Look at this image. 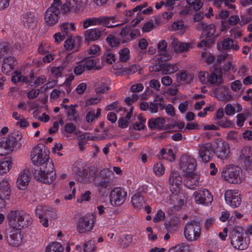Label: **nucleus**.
Here are the masks:
<instances>
[{"label": "nucleus", "mask_w": 252, "mask_h": 252, "mask_svg": "<svg viewBox=\"0 0 252 252\" xmlns=\"http://www.w3.org/2000/svg\"><path fill=\"white\" fill-rule=\"evenodd\" d=\"M138 119L139 122H136L135 124H134L133 128L135 130H140L144 128L146 119L140 117H138Z\"/></svg>", "instance_id": "obj_60"}, {"label": "nucleus", "mask_w": 252, "mask_h": 252, "mask_svg": "<svg viewBox=\"0 0 252 252\" xmlns=\"http://www.w3.org/2000/svg\"><path fill=\"white\" fill-rule=\"evenodd\" d=\"M62 2L60 0H54L50 7L45 12L44 21L46 25L52 27L56 24L60 17Z\"/></svg>", "instance_id": "obj_2"}, {"label": "nucleus", "mask_w": 252, "mask_h": 252, "mask_svg": "<svg viewBox=\"0 0 252 252\" xmlns=\"http://www.w3.org/2000/svg\"><path fill=\"white\" fill-rule=\"evenodd\" d=\"M21 212L18 211H11L7 215V219L9 225L14 230L21 229Z\"/></svg>", "instance_id": "obj_17"}, {"label": "nucleus", "mask_w": 252, "mask_h": 252, "mask_svg": "<svg viewBox=\"0 0 252 252\" xmlns=\"http://www.w3.org/2000/svg\"><path fill=\"white\" fill-rule=\"evenodd\" d=\"M165 123L164 118L158 117L157 118L151 119L149 120V126L151 128L161 129Z\"/></svg>", "instance_id": "obj_28"}, {"label": "nucleus", "mask_w": 252, "mask_h": 252, "mask_svg": "<svg viewBox=\"0 0 252 252\" xmlns=\"http://www.w3.org/2000/svg\"><path fill=\"white\" fill-rule=\"evenodd\" d=\"M231 243L234 248L239 250L246 249L249 244L247 235L242 228L233 229L230 234Z\"/></svg>", "instance_id": "obj_3"}, {"label": "nucleus", "mask_w": 252, "mask_h": 252, "mask_svg": "<svg viewBox=\"0 0 252 252\" xmlns=\"http://www.w3.org/2000/svg\"><path fill=\"white\" fill-rule=\"evenodd\" d=\"M36 215L43 214L44 217L53 218L54 216L55 211L53 208L43 206H38L35 210Z\"/></svg>", "instance_id": "obj_25"}, {"label": "nucleus", "mask_w": 252, "mask_h": 252, "mask_svg": "<svg viewBox=\"0 0 252 252\" xmlns=\"http://www.w3.org/2000/svg\"><path fill=\"white\" fill-rule=\"evenodd\" d=\"M213 153L219 158L226 159L230 156L229 145L224 141L217 140L213 145Z\"/></svg>", "instance_id": "obj_5"}, {"label": "nucleus", "mask_w": 252, "mask_h": 252, "mask_svg": "<svg viewBox=\"0 0 252 252\" xmlns=\"http://www.w3.org/2000/svg\"><path fill=\"white\" fill-rule=\"evenodd\" d=\"M241 169L237 166L228 167L222 173V176L225 180L232 184H238L242 182L240 176Z\"/></svg>", "instance_id": "obj_7"}, {"label": "nucleus", "mask_w": 252, "mask_h": 252, "mask_svg": "<svg viewBox=\"0 0 252 252\" xmlns=\"http://www.w3.org/2000/svg\"><path fill=\"white\" fill-rule=\"evenodd\" d=\"M94 216L93 214L80 217L77 225V231L80 233L89 231L93 228Z\"/></svg>", "instance_id": "obj_9"}, {"label": "nucleus", "mask_w": 252, "mask_h": 252, "mask_svg": "<svg viewBox=\"0 0 252 252\" xmlns=\"http://www.w3.org/2000/svg\"><path fill=\"white\" fill-rule=\"evenodd\" d=\"M160 156L162 158L167 159L170 161L175 160V155L172 149L162 148L160 151Z\"/></svg>", "instance_id": "obj_31"}, {"label": "nucleus", "mask_w": 252, "mask_h": 252, "mask_svg": "<svg viewBox=\"0 0 252 252\" xmlns=\"http://www.w3.org/2000/svg\"><path fill=\"white\" fill-rule=\"evenodd\" d=\"M187 245L185 243L178 244L169 249V252H183Z\"/></svg>", "instance_id": "obj_55"}, {"label": "nucleus", "mask_w": 252, "mask_h": 252, "mask_svg": "<svg viewBox=\"0 0 252 252\" xmlns=\"http://www.w3.org/2000/svg\"><path fill=\"white\" fill-rule=\"evenodd\" d=\"M131 202L133 207L137 209L142 208L145 204L144 197L139 192L135 193L132 196Z\"/></svg>", "instance_id": "obj_26"}, {"label": "nucleus", "mask_w": 252, "mask_h": 252, "mask_svg": "<svg viewBox=\"0 0 252 252\" xmlns=\"http://www.w3.org/2000/svg\"><path fill=\"white\" fill-rule=\"evenodd\" d=\"M111 185L112 182L110 180V178L108 177H106L99 182L95 183V187H97L98 190L99 191L103 189L111 186Z\"/></svg>", "instance_id": "obj_36"}, {"label": "nucleus", "mask_w": 252, "mask_h": 252, "mask_svg": "<svg viewBox=\"0 0 252 252\" xmlns=\"http://www.w3.org/2000/svg\"><path fill=\"white\" fill-rule=\"evenodd\" d=\"M49 46L47 42H42L38 48V52L41 55L48 53Z\"/></svg>", "instance_id": "obj_56"}, {"label": "nucleus", "mask_w": 252, "mask_h": 252, "mask_svg": "<svg viewBox=\"0 0 252 252\" xmlns=\"http://www.w3.org/2000/svg\"><path fill=\"white\" fill-rule=\"evenodd\" d=\"M11 52V49L7 42L0 43V58Z\"/></svg>", "instance_id": "obj_46"}, {"label": "nucleus", "mask_w": 252, "mask_h": 252, "mask_svg": "<svg viewBox=\"0 0 252 252\" xmlns=\"http://www.w3.org/2000/svg\"><path fill=\"white\" fill-rule=\"evenodd\" d=\"M81 42V40L79 37H70L64 42V47L68 51H77Z\"/></svg>", "instance_id": "obj_21"}, {"label": "nucleus", "mask_w": 252, "mask_h": 252, "mask_svg": "<svg viewBox=\"0 0 252 252\" xmlns=\"http://www.w3.org/2000/svg\"><path fill=\"white\" fill-rule=\"evenodd\" d=\"M184 176L186 177L185 186L188 188L194 189L199 185V176L195 172Z\"/></svg>", "instance_id": "obj_18"}, {"label": "nucleus", "mask_w": 252, "mask_h": 252, "mask_svg": "<svg viewBox=\"0 0 252 252\" xmlns=\"http://www.w3.org/2000/svg\"><path fill=\"white\" fill-rule=\"evenodd\" d=\"M15 62V59L13 57H8L5 58L2 66L3 71L6 73L9 72L14 68Z\"/></svg>", "instance_id": "obj_27"}, {"label": "nucleus", "mask_w": 252, "mask_h": 252, "mask_svg": "<svg viewBox=\"0 0 252 252\" xmlns=\"http://www.w3.org/2000/svg\"><path fill=\"white\" fill-rule=\"evenodd\" d=\"M62 34L66 36L71 32L76 30L74 24L73 23H63L60 24Z\"/></svg>", "instance_id": "obj_29"}, {"label": "nucleus", "mask_w": 252, "mask_h": 252, "mask_svg": "<svg viewBox=\"0 0 252 252\" xmlns=\"http://www.w3.org/2000/svg\"><path fill=\"white\" fill-rule=\"evenodd\" d=\"M96 249V247L94 244V242L91 240L83 244V248L81 249V252H90L94 251Z\"/></svg>", "instance_id": "obj_45"}, {"label": "nucleus", "mask_w": 252, "mask_h": 252, "mask_svg": "<svg viewBox=\"0 0 252 252\" xmlns=\"http://www.w3.org/2000/svg\"><path fill=\"white\" fill-rule=\"evenodd\" d=\"M21 21L24 27L32 28L35 26L37 20L33 13L26 12L22 15Z\"/></svg>", "instance_id": "obj_22"}, {"label": "nucleus", "mask_w": 252, "mask_h": 252, "mask_svg": "<svg viewBox=\"0 0 252 252\" xmlns=\"http://www.w3.org/2000/svg\"><path fill=\"white\" fill-rule=\"evenodd\" d=\"M226 203L232 208L238 207L241 204L240 193L237 189H228L224 193Z\"/></svg>", "instance_id": "obj_12"}, {"label": "nucleus", "mask_w": 252, "mask_h": 252, "mask_svg": "<svg viewBox=\"0 0 252 252\" xmlns=\"http://www.w3.org/2000/svg\"><path fill=\"white\" fill-rule=\"evenodd\" d=\"M66 113L68 117H69L70 120H75L76 117L75 115L76 113V110L74 106L72 105L70 106L69 108Z\"/></svg>", "instance_id": "obj_64"}, {"label": "nucleus", "mask_w": 252, "mask_h": 252, "mask_svg": "<svg viewBox=\"0 0 252 252\" xmlns=\"http://www.w3.org/2000/svg\"><path fill=\"white\" fill-rule=\"evenodd\" d=\"M94 26H99L98 17L89 18L83 23V27L84 29Z\"/></svg>", "instance_id": "obj_43"}, {"label": "nucleus", "mask_w": 252, "mask_h": 252, "mask_svg": "<svg viewBox=\"0 0 252 252\" xmlns=\"http://www.w3.org/2000/svg\"><path fill=\"white\" fill-rule=\"evenodd\" d=\"M101 109L99 108L96 110V113L95 114L94 110L89 111L86 117V121L88 123L92 122L95 119L99 117L101 115Z\"/></svg>", "instance_id": "obj_38"}, {"label": "nucleus", "mask_w": 252, "mask_h": 252, "mask_svg": "<svg viewBox=\"0 0 252 252\" xmlns=\"http://www.w3.org/2000/svg\"><path fill=\"white\" fill-rule=\"evenodd\" d=\"M222 83L221 77L219 76L216 72H212L208 75L207 84H219Z\"/></svg>", "instance_id": "obj_39"}, {"label": "nucleus", "mask_w": 252, "mask_h": 252, "mask_svg": "<svg viewBox=\"0 0 252 252\" xmlns=\"http://www.w3.org/2000/svg\"><path fill=\"white\" fill-rule=\"evenodd\" d=\"M16 139L13 135H9L0 141V156H2L10 153L14 150Z\"/></svg>", "instance_id": "obj_11"}, {"label": "nucleus", "mask_w": 252, "mask_h": 252, "mask_svg": "<svg viewBox=\"0 0 252 252\" xmlns=\"http://www.w3.org/2000/svg\"><path fill=\"white\" fill-rule=\"evenodd\" d=\"M126 193L120 188H116L110 193V200L111 204L120 206L125 201Z\"/></svg>", "instance_id": "obj_14"}, {"label": "nucleus", "mask_w": 252, "mask_h": 252, "mask_svg": "<svg viewBox=\"0 0 252 252\" xmlns=\"http://www.w3.org/2000/svg\"><path fill=\"white\" fill-rule=\"evenodd\" d=\"M153 171L156 175L160 176L164 173L165 168L161 163L157 162L154 165Z\"/></svg>", "instance_id": "obj_48"}, {"label": "nucleus", "mask_w": 252, "mask_h": 252, "mask_svg": "<svg viewBox=\"0 0 252 252\" xmlns=\"http://www.w3.org/2000/svg\"><path fill=\"white\" fill-rule=\"evenodd\" d=\"M27 77L24 75H22L21 72L16 71L12 78V81L16 83L17 82H26L27 81Z\"/></svg>", "instance_id": "obj_47"}, {"label": "nucleus", "mask_w": 252, "mask_h": 252, "mask_svg": "<svg viewBox=\"0 0 252 252\" xmlns=\"http://www.w3.org/2000/svg\"><path fill=\"white\" fill-rule=\"evenodd\" d=\"M193 47V44L191 42H182L181 45H180V50L179 53H181L183 52H187L188 51H189V49H192Z\"/></svg>", "instance_id": "obj_58"}, {"label": "nucleus", "mask_w": 252, "mask_h": 252, "mask_svg": "<svg viewBox=\"0 0 252 252\" xmlns=\"http://www.w3.org/2000/svg\"><path fill=\"white\" fill-rule=\"evenodd\" d=\"M132 237L131 235H124L119 240V244L122 248H126L131 243Z\"/></svg>", "instance_id": "obj_42"}, {"label": "nucleus", "mask_w": 252, "mask_h": 252, "mask_svg": "<svg viewBox=\"0 0 252 252\" xmlns=\"http://www.w3.org/2000/svg\"><path fill=\"white\" fill-rule=\"evenodd\" d=\"M80 2V0H66L63 5V12L65 13L69 11H76L79 9Z\"/></svg>", "instance_id": "obj_24"}, {"label": "nucleus", "mask_w": 252, "mask_h": 252, "mask_svg": "<svg viewBox=\"0 0 252 252\" xmlns=\"http://www.w3.org/2000/svg\"><path fill=\"white\" fill-rule=\"evenodd\" d=\"M5 238L8 244L13 247H18L21 244L22 237L20 230L12 229Z\"/></svg>", "instance_id": "obj_15"}, {"label": "nucleus", "mask_w": 252, "mask_h": 252, "mask_svg": "<svg viewBox=\"0 0 252 252\" xmlns=\"http://www.w3.org/2000/svg\"><path fill=\"white\" fill-rule=\"evenodd\" d=\"M162 74H171L177 71L179 68L177 64H169L167 63H164L162 66Z\"/></svg>", "instance_id": "obj_33"}, {"label": "nucleus", "mask_w": 252, "mask_h": 252, "mask_svg": "<svg viewBox=\"0 0 252 252\" xmlns=\"http://www.w3.org/2000/svg\"><path fill=\"white\" fill-rule=\"evenodd\" d=\"M104 30L101 28L86 30L84 32L85 42L89 43L98 40L103 34Z\"/></svg>", "instance_id": "obj_16"}, {"label": "nucleus", "mask_w": 252, "mask_h": 252, "mask_svg": "<svg viewBox=\"0 0 252 252\" xmlns=\"http://www.w3.org/2000/svg\"><path fill=\"white\" fill-rule=\"evenodd\" d=\"M182 177L180 174L176 171H173L169 177V189L173 193L178 194L180 193L182 187Z\"/></svg>", "instance_id": "obj_10"}, {"label": "nucleus", "mask_w": 252, "mask_h": 252, "mask_svg": "<svg viewBox=\"0 0 252 252\" xmlns=\"http://www.w3.org/2000/svg\"><path fill=\"white\" fill-rule=\"evenodd\" d=\"M240 157L246 165H252V147H244L240 152Z\"/></svg>", "instance_id": "obj_19"}, {"label": "nucleus", "mask_w": 252, "mask_h": 252, "mask_svg": "<svg viewBox=\"0 0 252 252\" xmlns=\"http://www.w3.org/2000/svg\"><path fill=\"white\" fill-rule=\"evenodd\" d=\"M30 176L28 172L22 171L19 175L17 179V187L21 190L25 189L29 183Z\"/></svg>", "instance_id": "obj_23"}, {"label": "nucleus", "mask_w": 252, "mask_h": 252, "mask_svg": "<svg viewBox=\"0 0 252 252\" xmlns=\"http://www.w3.org/2000/svg\"><path fill=\"white\" fill-rule=\"evenodd\" d=\"M63 70L64 66H63L53 67L51 69V72L56 78H58L62 76Z\"/></svg>", "instance_id": "obj_52"}, {"label": "nucleus", "mask_w": 252, "mask_h": 252, "mask_svg": "<svg viewBox=\"0 0 252 252\" xmlns=\"http://www.w3.org/2000/svg\"><path fill=\"white\" fill-rule=\"evenodd\" d=\"M63 248L59 242H55L49 244L46 247V252H63Z\"/></svg>", "instance_id": "obj_35"}, {"label": "nucleus", "mask_w": 252, "mask_h": 252, "mask_svg": "<svg viewBox=\"0 0 252 252\" xmlns=\"http://www.w3.org/2000/svg\"><path fill=\"white\" fill-rule=\"evenodd\" d=\"M12 167V163L10 160L0 161V175L6 173Z\"/></svg>", "instance_id": "obj_41"}, {"label": "nucleus", "mask_w": 252, "mask_h": 252, "mask_svg": "<svg viewBox=\"0 0 252 252\" xmlns=\"http://www.w3.org/2000/svg\"><path fill=\"white\" fill-rule=\"evenodd\" d=\"M170 47L176 53H179L180 45L182 42L179 41L174 36H171L170 38Z\"/></svg>", "instance_id": "obj_40"}, {"label": "nucleus", "mask_w": 252, "mask_h": 252, "mask_svg": "<svg viewBox=\"0 0 252 252\" xmlns=\"http://www.w3.org/2000/svg\"><path fill=\"white\" fill-rule=\"evenodd\" d=\"M78 180L83 183L87 184L93 180V177H90V174L86 170H83L77 174Z\"/></svg>", "instance_id": "obj_34"}, {"label": "nucleus", "mask_w": 252, "mask_h": 252, "mask_svg": "<svg viewBox=\"0 0 252 252\" xmlns=\"http://www.w3.org/2000/svg\"><path fill=\"white\" fill-rule=\"evenodd\" d=\"M180 167L184 175L195 172L196 161L193 158L189 156H183L181 158Z\"/></svg>", "instance_id": "obj_8"}, {"label": "nucleus", "mask_w": 252, "mask_h": 252, "mask_svg": "<svg viewBox=\"0 0 252 252\" xmlns=\"http://www.w3.org/2000/svg\"><path fill=\"white\" fill-rule=\"evenodd\" d=\"M165 218V214L161 210L158 211L157 214L153 218V221L154 222H158L160 221Z\"/></svg>", "instance_id": "obj_63"}, {"label": "nucleus", "mask_w": 252, "mask_h": 252, "mask_svg": "<svg viewBox=\"0 0 252 252\" xmlns=\"http://www.w3.org/2000/svg\"><path fill=\"white\" fill-rule=\"evenodd\" d=\"M76 126L72 123H66L64 126V131L68 134H72L74 133L75 134H77V132H76Z\"/></svg>", "instance_id": "obj_54"}, {"label": "nucleus", "mask_w": 252, "mask_h": 252, "mask_svg": "<svg viewBox=\"0 0 252 252\" xmlns=\"http://www.w3.org/2000/svg\"><path fill=\"white\" fill-rule=\"evenodd\" d=\"M201 27L203 29V33L206 37L213 36L216 32V27L214 24H206L201 23Z\"/></svg>", "instance_id": "obj_30"}, {"label": "nucleus", "mask_w": 252, "mask_h": 252, "mask_svg": "<svg viewBox=\"0 0 252 252\" xmlns=\"http://www.w3.org/2000/svg\"><path fill=\"white\" fill-rule=\"evenodd\" d=\"M20 217L21 229L23 228L27 227L32 224V218L29 214L21 212Z\"/></svg>", "instance_id": "obj_32"}, {"label": "nucleus", "mask_w": 252, "mask_h": 252, "mask_svg": "<svg viewBox=\"0 0 252 252\" xmlns=\"http://www.w3.org/2000/svg\"><path fill=\"white\" fill-rule=\"evenodd\" d=\"M100 47L99 45L94 44L91 46L90 49L88 50V53L92 56H97L99 54Z\"/></svg>", "instance_id": "obj_57"}, {"label": "nucleus", "mask_w": 252, "mask_h": 252, "mask_svg": "<svg viewBox=\"0 0 252 252\" xmlns=\"http://www.w3.org/2000/svg\"><path fill=\"white\" fill-rule=\"evenodd\" d=\"M31 158L32 163L40 167L34 172V178L46 184H50L55 179L53 164L49 161V157L42 144H38L32 150Z\"/></svg>", "instance_id": "obj_1"}, {"label": "nucleus", "mask_w": 252, "mask_h": 252, "mask_svg": "<svg viewBox=\"0 0 252 252\" xmlns=\"http://www.w3.org/2000/svg\"><path fill=\"white\" fill-rule=\"evenodd\" d=\"M11 194V188L7 179H3L0 182V198L2 200H8Z\"/></svg>", "instance_id": "obj_20"}, {"label": "nucleus", "mask_w": 252, "mask_h": 252, "mask_svg": "<svg viewBox=\"0 0 252 252\" xmlns=\"http://www.w3.org/2000/svg\"><path fill=\"white\" fill-rule=\"evenodd\" d=\"M241 139V136L238 132L234 131H230L227 136V139L234 143L239 142Z\"/></svg>", "instance_id": "obj_49"}, {"label": "nucleus", "mask_w": 252, "mask_h": 252, "mask_svg": "<svg viewBox=\"0 0 252 252\" xmlns=\"http://www.w3.org/2000/svg\"><path fill=\"white\" fill-rule=\"evenodd\" d=\"M209 73L206 71H200L198 73V78L200 81L204 84H207Z\"/></svg>", "instance_id": "obj_62"}, {"label": "nucleus", "mask_w": 252, "mask_h": 252, "mask_svg": "<svg viewBox=\"0 0 252 252\" xmlns=\"http://www.w3.org/2000/svg\"><path fill=\"white\" fill-rule=\"evenodd\" d=\"M99 25H103L108 28H113L121 25V24L112 25L110 23L108 16H100L98 17Z\"/></svg>", "instance_id": "obj_44"}, {"label": "nucleus", "mask_w": 252, "mask_h": 252, "mask_svg": "<svg viewBox=\"0 0 252 252\" xmlns=\"http://www.w3.org/2000/svg\"><path fill=\"white\" fill-rule=\"evenodd\" d=\"M195 202L198 204L205 206L210 205L213 201V197L210 191L202 189L194 192L193 194Z\"/></svg>", "instance_id": "obj_6"}, {"label": "nucleus", "mask_w": 252, "mask_h": 252, "mask_svg": "<svg viewBox=\"0 0 252 252\" xmlns=\"http://www.w3.org/2000/svg\"><path fill=\"white\" fill-rule=\"evenodd\" d=\"M141 67L138 65H132L129 67H126L125 71L128 74H132L138 72L140 70Z\"/></svg>", "instance_id": "obj_59"}, {"label": "nucleus", "mask_w": 252, "mask_h": 252, "mask_svg": "<svg viewBox=\"0 0 252 252\" xmlns=\"http://www.w3.org/2000/svg\"><path fill=\"white\" fill-rule=\"evenodd\" d=\"M233 41L229 38L224 39L222 42V46L225 50H228L232 48L234 50H237L239 47L237 44H234Z\"/></svg>", "instance_id": "obj_37"}, {"label": "nucleus", "mask_w": 252, "mask_h": 252, "mask_svg": "<svg viewBox=\"0 0 252 252\" xmlns=\"http://www.w3.org/2000/svg\"><path fill=\"white\" fill-rule=\"evenodd\" d=\"M91 192L89 190L86 191L82 194L79 198L77 200L79 203H82L83 201H88L91 199L90 194Z\"/></svg>", "instance_id": "obj_61"}, {"label": "nucleus", "mask_w": 252, "mask_h": 252, "mask_svg": "<svg viewBox=\"0 0 252 252\" xmlns=\"http://www.w3.org/2000/svg\"><path fill=\"white\" fill-rule=\"evenodd\" d=\"M199 157L204 162H207L213 156V146L210 143H205L198 145Z\"/></svg>", "instance_id": "obj_13"}, {"label": "nucleus", "mask_w": 252, "mask_h": 252, "mask_svg": "<svg viewBox=\"0 0 252 252\" xmlns=\"http://www.w3.org/2000/svg\"><path fill=\"white\" fill-rule=\"evenodd\" d=\"M106 40L109 45L113 47H117L120 44L119 39L112 35H109Z\"/></svg>", "instance_id": "obj_53"}, {"label": "nucleus", "mask_w": 252, "mask_h": 252, "mask_svg": "<svg viewBox=\"0 0 252 252\" xmlns=\"http://www.w3.org/2000/svg\"><path fill=\"white\" fill-rule=\"evenodd\" d=\"M200 223L196 221L188 222L185 227L184 236L189 241L197 240L200 236Z\"/></svg>", "instance_id": "obj_4"}, {"label": "nucleus", "mask_w": 252, "mask_h": 252, "mask_svg": "<svg viewBox=\"0 0 252 252\" xmlns=\"http://www.w3.org/2000/svg\"><path fill=\"white\" fill-rule=\"evenodd\" d=\"M83 65L85 67V69L87 70H92V69H99V68L97 67L96 66V62L94 59H87Z\"/></svg>", "instance_id": "obj_50"}, {"label": "nucleus", "mask_w": 252, "mask_h": 252, "mask_svg": "<svg viewBox=\"0 0 252 252\" xmlns=\"http://www.w3.org/2000/svg\"><path fill=\"white\" fill-rule=\"evenodd\" d=\"M120 60L122 62H126L130 57L129 50L127 48H124L119 51Z\"/></svg>", "instance_id": "obj_51"}]
</instances>
